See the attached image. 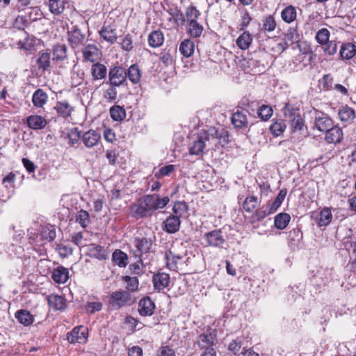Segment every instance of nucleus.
<instances>
[{
    "instance_id": "nucleus-1",
    "label": "nucleus",
    "mask_w": 356,
    "mask_h": 356,
    "mask_svg": "<svg viewBox=\"0 0 356 356\" xmlns=\"http://www.w3.org/2000/svg\"><path fill=\"white\" fill-rule=\"evenodd\" d=\"M170 202L168 197H160L157 194L147 195L131 206V211L136 218L150 216L157 209L164 208Z\"/></svg>"
},
{
    "instance_id": "nucleus-2",
    "label": "nucleus",
    "mask_w": 356,
    "mask_h": 356,
    "mask_svg": "<svg viewBox=\"0 0 356 356\" xmlns=\"http://www.w3.org/2000/svg\"><path fill=\"white\" fill-rule=\"evenodd\" d=\"M217 141V131L215 129L204 131L198 135L188 147L190 155L201 156L207 147H209Z\"/></svg>"
},
{
    "instance_id": "nucleus-3",
    "label": "nucleus",
    "mask_w": 356,
    "mask_h": 356,
    "mask_svg": "<svg viewBox=\"0 0 356 356\" xmlns=\"http://www.w3.org/2000/svg\"><path fill=\"white\" fill-rule=\"evenodd\" d=\"M109 306L114 309H120L133 302L129 292L127 291H118L113 292L109 298Z\"/></svg>"
},
{
    "instance_id": "nucleus-4",
    "label": "nucleus",
    "mask_w": 356,
    "mask_h": 356,
    "mask_svg": "<svg viewBox=\"0 0 356 356\" xmlns=\"http://www.w3.org/2000/svg\"><path fill=\"white\" fill-rule=\"evenodd\" d=\"M67 340L71 343H86L88 341V329L83 325L74 327L67 334Z\"/></svg>"
},
{
    "instance_id": "nucleus-5",
    "label": "nucleus",
    "mask_w": 356,
    "mask_h": 356,
    "mask_svg": "<svg viewBox=\"0 0 356 356\" xmlns=\"http://www.w3.org/2000/svg\"><path fill=\"white\" fill-rule=\"evenodd\" d=\"M207 245L213 247H222L225 241L219 229L209 232L204 235Z\"/></svg>"
},
{
    "instance_id": "nucleus-6",
    "label": "nucleus",
    "mask_w": 356,
    "mask_h": 356,
    "mask_svg": "<svg viewBox=\"0 0 356 356\" xmlns=\"http://www.w3.org/2000/svg\"><path fill=\"white\" fill-rule=\"evenodd\" d=\"M101 139V135L95 130L90 129L81 135V142L87 148H92L97 145Z\"/></svg>"
},
{
    "instance_id": "nucleus-7",
    "label": "nucleus",
    "mask_w": 356,
    "mask_h": 356,
    "mask_svg": "<svg viewBox=\"0 0 356 356\" xmlns=\"http://www.w3.org/2000/svg\"><path fill=\"white\" fill-rule=\"evenodd\" d=\"M127 72L121 67H115L109 72V79L112 85L119 86L126 80Z\"/></svg>"
},
{
    "instance_id": "nucleus-8",
    "label": "nucleus",
    "mask_w": 356,
    "mask_h": 356,
    "mask_svg": "<svg viewBox=\"0 0 356 356\" xmlns=\"http://www.w3.org/2000/svg\"><path fill=\"white\" fill-rule=\"evenodd\" d=\"M216 334L214 330H208L206 333L200 335L197 343L202 349L213 348Z\"/></svg>"
},
{
    "instance_id": "nucleus-9",
    "label": "nucleus",
    "mask_w": 356,
    "mask_h": 356,
    "mask_svg": "<svg viewBox=\"0 0 356 356\" xmlns=\"http://www.w3.org/2000/svg\"><path fill=\"white\" fill-rule=\"evenodd\" d=\"M83 55L85 60L94 63L99 59L101 52L95 44H89L83 48Z\"/></svg>"
},
{
    "instance_id": "nucleus-10",
    "label": "nucleus",
    "mask_w": 356,
    "mask_h": 356,
    "mask_svg": "<svg viewBox=\"0 0 356 356\" xmlns=\"http://www.w3.org/2000/svg\"><path fill=\"white\" fill-rule=\"evenodd\" d=\"M155 309L154 302L149 298L141 299L138 304V312L141 316H148L153 314Z\"/></svg>"
},
{
    "instance_id": "nucleus-11",
    "label": "nucleus",
    "mask_w": 356,
    "mask_h": 356,
    "mask_svg": "<svg viewBox=\"0 0 356 356\" xmlns=\"http://www.w3.org/2000/svg\"><path fill=\"white\" fill-rule=\"evenodd\" d=\"M87 252L90 257L99 260H105L108 258V252L102 246L97 244H90L87 247Z\"/></svg>"
},
{
    "instance_id": "nucleus-12",
    "label": "nucleus",
    "mask_w": 356,
    "mask_h": 356,
    "mask_svg": "<svg viewBox=\"0 0 356 356\" xmlns=\"http://www.w3.org/2000/svg\"><path fill=\"white\" fill-rule=\"evenodd\" d=\"M26 124L31 129L40 130L47 126V121L41 115H31L26 118Z\"/></svg>"
},
{
    "instance_id": "nucleus-13",
    "label": "nucleus",
    "mask_w": 356,
    "mask_h": 356,
    "mask_svg": "<svg viewBox=\"0 0 356 356\" xmlns=\"http://www.w3.org/2000/svg\"><path fill=\"white\" fill-rule=\"evenodd\" d=\"M154 289L161 291L165 289L170 283V276L165 273H158L153 276Z\"/></svg>"
},
{
    "instance_id": "nucleus-14",
    "label": "nucleus",
    "mask_w": 356,
    "mask_h": 356,
    "mask_svg": "<svg viewBox=\"0 0 356 356\" xmlns=\"http://www.w3.org/2000/svg\"><path fill=\"white\" fill-rule=\"evenodd\" d=\"M325 132V140L329 143H338L343 138L342 130L338 126L332 125Z\"/></svg>"
},
{
    "instance_id": "nucleus-15",
    "label": "nucleus",
    "mask_w": 356,
    "mask_h": 356,
    "mask_svg": "<svg viewBox=\"0 0 356 356\" xmlns=\"http://www.w3.org/2000/svg\"><path fill=\"white\" fill-rule=\"evenodd\" d=\"M85 40V35L81 31L75 28L71 31H68V41L72 48H76L82 44Z\"/></svg>"
},
{
    "instance_id": "nucleus-16",
    "label": "nucleus",
    "mask_w": 356,
    "mask_h": 356,
    "mask_svg": "<svg viewBox=\"0 0 356 356\" xmlns=\"http://www.w3.org/2000/svg\"><path fill=\"white\" fill-rule=\"evenodd\" d=\"M99 35L104 40L110 44H113L117 40L116 30L110 25H104L99 31Z\"/></svg>"
},
{
    "instance_id": "nucleus-17",
    "label": "nucleus",
    "mask_w": 356,
    "mask_h": 356,
    "mask_svg": "<svg viewBox=\"0 0 356 356\" xmlns=\"http://www.w3.org/2000/svg\"><path fill=\"white\" fill-rule=\"evenodd\" d=\"M51 278L58 284H64L69 279V270L63 266H58L54 269Z\"/></svg>"
},
{
    "instance_id": "nucleus-18",
    "label": "nucleus",
    "mask_w": 356,
    "mask_h": 356,
    "mask_svg": "<svg viewBox=\"0 0 356 356\" xmlns=\"http://www.w3.org/2000/svg\"><path fill=\"white\" fill-rule=\"evenodd\" d=\"M333 125L332 119L327 115L321 113L316 117L315 127L321 131H326Z\"/></svg>"
},
{
    "instance_id": "nucleus-19",
    "label": "nucleus",
    "mask_w": 356,
    "mask_h": 356,
    "mask_svg": "<svg viewBox=\"0 0 356 356\" xmlns=\"http://www.w3.org/2000/svg\"><path fill=\"white\" fill-rule=\"evenodd\" d=\"M338 115L341 122L350 124L353 122L356 117L355 111L353 108L346 106L342 107L338 111Z\"/></svg>"
},
{
    "instance_id": "nucleus-20",
    "label": "nucleus",
    "mask_w": 356,
    "mask_h": 356,
    "mask_svg": "<svg viewBox=\"0 0 356 356\" xmlns=\"http://www.w3.org/2000/svg\"><path fill=\"white\" fill-rule=\"evenodd\" d=\"M58 114L63 118H67L71 115L73 111V106L66 100L59 101L55 106Z\"/></svg>"
},
{
    "instance_id": "nucleus-21",
    "label": "nucleus",
    "mask_w": 356,
    "mask_h": 356,
    "mask_svg": "<svg viewBox=\"0 0 356 356\" xmlns=\"http://www.w3.org/2000/svg\"><path fill=\"white\" fill-rule=\"evenodd\" d=\"M134 245L136 248V257H140L143 254L149 252L151 248V243L146 238L136 239Z\"/></svg>"
},
{
    "instance_id": "nucleus-22",
    "label": "nucleus",
    "mask_w": 356,
    "mask_h": 356,
    "mask_svg": "<svg viewBox=\"0 0 356 356\" xmlns=\"http://www.w3.org/2000/svg\"><path fill=\"white\" fill-rule=\"evenodd\" d=\"M180 223L178 216H170L164 222L165 230L168 233H175L179 229Z\"/></svg>"
},
{
    "instance_id": "nucleus-23",
    "label": "nucleus",
    "mask_w": 356,
    "mask_h": 356,
    "mask_svg": "<svg viewBox=\"0 0 356 356\" xmlns=\"http://www.w3.org/2000/svg\"><path fill=\"white\" fill-rule=\"evenodd\" d=\"M48 96L42 89H38L35 91L32 97L33 105L37 108H42L47 102Z\"/></svg>"
},
{
    "instance_id": "nucleus-24",
    "label": "nucleus",
    "mask_w": 356,
    "mask_h": 356,
    "mask_svg": "<svg viewBox=\"0 0 356 356\" xmlns=\"http://www.w3.org/2000/svg\"><path fill=\"white\" fill-rule=\"evenodd\" d=\"M332 214L330 209L325 207L318 213L316 222L320 227L327 226L332 221Z\"/></svg>"
},
{
    "instance_id": "nucleus-25",
    "label": "nucleus",
    "mask_w": 356,
    "mask_h": 356,
    "mask_svg": "<svg viewBox=\"0 0 356 356\" xmlns=\"http://www.w3.org/2000/svg\"><path fill=\"white\" fill-rule=\"evenodd\" d=\"M232 122L236 128H243L248 125V119L245 111H236L232 118Z\"/></svg>"
},
{
    "instance_id": "nucleus-26",
    "label": "nucleus",
    "mask_w": 356,
    "mask_h": 356,
    "mask_svg": "<svg viewBox=\"0 0 356 356\" xmlns=\"http://www.w3.org/2000/svg\"><path fill=\"white\" fill-rule=\"evenodd\" d=\"M164 41V36L161 31H152L148 36L149 46L154 48L161 46Z\"/></svg>"
},
{
    "instance_id": "nucleus-27",
    "label": "nucleus",
    "mask_w": 356,
    "mask_h": 356,
    "mask_svg": "<svg viewBox=\"0 0 356 356\" xmlns=\"http://www.w3.org/2000/svg\"><path fill=\"white\" fill-rule=\"evenodd\" d=\"M291 220V216L286 213H280L275 216L274 225L278 229H285Z\"/></svg>"
},
{
    "instance_id": "nucleus-28",
    "label": "nucleus",
    "mask_w": 356,
    "mask_h": 356,
    "mask_svg": "<svg viewBox=\"0 0 356 356\" xmlns=\"http://www.w3.org/2000/svg\"><path fill=\"white\" fill-rule=\"evenodd\" d=\"M165 261L168 268L172 270H177L178 269V264L182 259L180 255H175L171 251L165 253Z\"/></svg>"
},
{
    "instance_id": "nucleus-29",
    "label": "nucleus",
    "mask_w": 356,
    "mask_h": 356,
    "mask_svg": "<svg viewBox=\"0 0 356 356\" xmlns=\"http://www.w3.org/2000/svg\"><path fill=\"white\" fill-rule=\"evenodd\" d=\"M49 305L56 310H61L65 307V299L58 295L51 294L47 298Z\"/></svg>"
},
{
    "instance_id": "nucleus-30",
    "label": "nucleus",
    "mask_w": 356,
    "mask_h": 356,
    "mask_svg": "<svg viewBox=\"0 0 356 356\" xmlns=\"http://www.w3.org/2000/svg\"><path fill=\"white\" fill-rule=\"evenodd\" d=\"M340 55L343 59L349 60L356 55V46L353 43H346L341 46Z\"/></svg>"
},
{
    "instance_id": "nucleus-31",
    "label": "nucleus",
    "mask_w": 356,
    "mask_h": 356,
    "mask_svg": "<svg viewBox=\"0 0 356 356\" xmlns=\"http://www.w3.org/2000/svg\"><path fill=\"white\" fill-rule=\"evenodd\" d=\"M297 17L296 9L293 6H288L284 8L281 13V17L284 22L290 24L293 22Z\"/></svg>"
},
{
    "instance_id": "nucleus-32",
    "label": "nucleus",
    "mask_w": 356,
    "mask_h": 356,
    "mask_svg": "<svg viewBox=\"0 0 356 356\" xmlns=\"http://www.w3.org/2000/svg\"><path fill=\"white\" fill-rule=\"evenodd\" d=\"M15 318L22 325L25 326L30 325L33 322V316L26 310H19L16 312Z\"/></svg>"
},
{
    "instance_id": "nucleus-33",
    "label": "nucleus",
    "mask_w": 356,
    "mask_h": 356,
    "mask_svg": "<svg viewBox=\"0 0 356 356\" xmlns=\"http://www.w3.org/2000/svg\"><path fill=\"white\" fill-rule=\"evenodd\" d=\"M252 42V37L248 31H244L236 40L238 47L243 50L248 49Z\"/></svg>"
},
{
    "instance_id": "nucleus-34",
    "label": "nucleus",
    "mask_w": 356,
    "mask_h": 356,
    "mask_svg": "<svg viewBox=\"0 0 356 356\" xmlns=\"http://www.w3.org/2000/svg\"><path fill=\"white\" fill-rule=\"evenodd\" d=\"M39 232L41 238L48 241H53L56 237V231L51 225L41 227Z\"/></svg>"
},
{
    "instance_id": "nucleus-35",
    "label": "nucleus",
    "mask_w": 356,
    "mask_h": 356,
    "mask_svg": "<svg viewBox=\"0 0 356 356\" xmlns=\"http://www.w3.org/2000/svg\"><path fill=\"white\" fill-rule=\"evenodd\" d=\"M110 115L113 120L120 122L126 118V112L122 106L115 105L110 108Z\"/></svg>"
},
{
    "instance_id": "nucleus-36",
    "label": "nucleus",
    "mask_w": 356,
    "mask_h": 356,
    "mask_svg": "<svg viewBox=\"0 0 356 356\" xmlns=\"http://www.w3.org/2000/svg\"><path fill=\"white\" fill-rule=\"evenodd\" d=\"M37 64L38 67L42 71H45L50 67L51 64V55L49 52L40 53L39 57L37 59Z\"/></svg>"
},
{
    "instance_id": "nucleus-37",
    "label": "nucleus",
    "mask_w": 356,
    "mask_h": 356,
    "mask_svg": "<svg viewBox=\"0 0 356 356\" xmlns=\"http://www.w3.org/2000/svg\"><path fill=\"white\" fill-rule=\"evenodd\" d=\"M179 51L185 57L191 56L194 52V43L191 40H184L180 44Z\"/></svg>"
},
{
    "instance_id": "nucleus-38",
    "label": "nucleus",
    "mask_w": 356,
    "mask_h": 356,
    "mask_svg": "<svg viewBox=\"0 0 356 356\" xmlns=\"http://www.w3.org/2000/svg\"><path fill=\"white\" fill-rule=\"evenodd\" d=\"M127 76L134 84L138 83L140 81L141 74L138 65H132L129 67L127 72Z\"/></svg>"
},
{
    "instance_id": "nucleus-39",
    "label": "nucleus",
    "mask_w": 356,
    "mask_h": 356,
    "mask_svg": "<svg viewBox=\"0 0 356 356\" xmlns=\"http://www.w3.org/2000/svg\"><path fill=\"white\" fill-rule=\"evenodd\" d=\"M106 67L100 63L94 64L92 67V75L95 79H102L106 76Z\"/></svg>"
},
{
    "instance_id": "nucleus-40",
    "label": "nucleus",
    "mask_w": 356,
    "mask_h": 356,
    "mask_svg": "<svg viewBox=\"0 0 356 356\" xmlns=\"http://www.w3.org/2000/svg\"><path fill=\"white\" fill-rule=\"evenodd\" d=\"M113 260L120 267H124L127 264L128 257L127 254L121 250H116L113 253Z\"/></svg>"
},
{
    "instance_id": "nucleus-41",
    "label": "nucleus",
    "mask_w": 356,
    "mask_h": 356,
    "mask_svg": "<svg viewBox=\"0 0 356 356\" xmlns=\"http://www.w3.org/2000/svg\"><path fill=\"white\" fill-rule=\"evenodd\" d=\"M67 47L64 44H57L54 47V59L63 60L67 58Z\"/></svg>"
},
{
    "instance_id": "nucleus-42",
    "label": "nucleus",
    "mask_w": 356,
    "mask_h": 356,
    "mask_svg": "<svg viewBox=\"0 0 356 356\" xmlns=\"http://www.w3.org/2000/svg\"><path fill=\"white\" fill-rule=\"evenodd\" d=\"M202 31V26L198 24L197 22H192L188 23V32L191 36L198 38L201 35Z\"/></svg>"
},
{
    "instance_id": "nucleus-43",
    "label": "nucleus",
    "mask_w": 356,
    "mask_h": 356,
    "mask_svg": "<svg viewBox=\"0 0 356 356\" xmlns=\"http://www.w3.org/2000/svg\"><path fill=\"white\" fill-rule=\"evenodd\" d=\"M333 78L330 74H325L319 80V87L323 90H330L332 88Z\"/></svg>"
},
{
    "instance_id": "nucleus-44",
    "label": "nucleus",
    "mask_w": 356,
    "mask_h": 356,
    "mask_svg": "<svg viewBox=\"0 0 356 356\" xmlns=\"http://www.w3.org/2000/svg\"><path fill=\"white\" fill-rule=\"evenodd\" d=\"M49 7L51 13L55 15L61 13L64 9L63 1L60 0H49Z\"/></svg>"
},
{
    "instance_id": "nucleus-45",
    "label": "nucleus",
    "mask_w": 356,
    "mask_h": 356,
    "mask_svg": "<svg viewBox=\"0 0 356 356\" xmlns=\"http://www.w3.org/2000/svg\"><path fill=\"white\" fill-rule=\"evenodd\" d=\"M259 204V200L257 197L254 196L248 197L244 203L243 208L248 212H252Z\"/></svg>"
},
{
    "instance_id": "nucleus-46",
    "label": "nucleus",
    "mask_w": 356,
    "mask_h": 356,
    "mask_svg": "<svg viewBox=\"0 0 356 356\" xmlns=\"http://www.w3.org/2000/svg\"><path fill=\"white\" fill-rule=\"evenodd\" d=\"M286 129V124L283 121H277L273 123L270 129L272 134L275 136L281 135Z\"/></svg>"
},
{
    "instance_id": "nucleus-47",
    "label": "nucleus",
    "mask_w": 356,
    "mask_h": 356,
    "mask_svg": "<svg viewBox=\"0 0 356 356\" xmlns=\"http://www.w3.org/2000/svg\"><path fill=\"white\" fill-rule=\"evenodd\" d=\"M69 144L74 145L77 144L79 140H81V135L77 128L70 129L67 134Z\"/></svg>"
},
{
    "instance_id": "nucleus-48",
    "label": "nucleus",
    "mask_w": 356,
    "mask_h": 356,
    "mask_svg": "<svg viewBox=\"0 0 356 356\" xmlns=\"http://www.w3.org/2000/svg\"><path fill=\"white\" fill-rule=\"evenodd\" d=\"M89 213L84 210H81L76 216V222H78L82 227H86L90 223Z\"/></svg>"
},
{
    "instance_id": "nucleus-49",
    "label": "nucleus",
    "mask_w": 356,
    "mask_h": 356,
    "mask_svg": "<svg viewBox=\"0 0 356 356\" xmlns=\"http://www.w3.org/2000/svg\"><path fill=\"white\" fill-rule=\"evenodd\" d=\"M330 31L327 29H320L316 35V41L321 44H326L329 42Z\"/></svg>"
},
{
    "instance_id": "nucleus-50",
    "label": "nucleus",
    "mask_w": 356,
    "mask_h": 356,
    "mask_svg": "<svg viewBox=\"0 0 356 356\" xmlns=\"http://www.w3.org/2000/svg\"><path fill=\"white\" fill-rule=\"evenodd\" d=\"M175 170V166L174 165H168L161 168L155 172L154 176L157 179H161L165 176H169Z\"/></svg>"
},
{
    "instance_id": "nucleus-51",
    "label": "nucleus",
    "mask_w": 356,
    "mask_h": 356,
    "mask_svg": "<svg viewBox=\"0 0 356 356\" xmlns=\"http://www.w3.org/2000/svg\"><path fill=\"white\" fill-rule=\"evenodd\" d=\"M275 27L276 22L274 17L272 15L267 16L264 20L262 29L271 32L275 30Z\"/></svg>"
},
{
    "instance_id": "nucleus-52",
    "label": "nucleus",
    "mask_w": 356,
    "mask_h": 356,
    "mask_svg": "<svg viewBox=\"0 0 356 356\" xmlns=\"http://www.w3.org/2000/svg\"><path fill=\"white\" fill-rule=\"evenodd\" d=\"M188 211V206L184 202H177L173 207V212L175 216L181 217Z\"/></svg>"
},
{
    "instance_id": "nucleus-53",
    "label": "nucleus",
    "mask_w": 356,
    "mask_h": 356,
    "mask_svg": "<svg viewBox=\"0 0 356 356\" xmlns=\"http://www.w3.org/2000/svg\"><path fill=\"white\" fill-rule=\"evenodd\" d=\"M257 114L263 120H267L271 117L273 110L271 107L263 105L258 109Z\"/></svg>"
},
{
    "instance_id": "nucleus-54",
    "label": "nucleus",
    "mask_w": 356,
    "mask_h": 356,
    "mask_svg": "<svg viewBox=\"0 0 356 356\" xmlns=\"http://www.w3.org/2000/svg\"><path fill=\"white\" fill-rule=\"evenodd\" d=\"M127 283V289L130 291H136L138 288V280L136 277L127 276L124 278Z\"/></svg>"
},
{
    "instance_id": "nucleus-55",
    "label": "nucleus",
    "mask_w": 356,
    "mask_h": 356,
    "mask_svg": "<svg viewBox=\"0 0 356 356\" xmlns=\"http://www.w3.org/2000/svg\"><path fill=\"white\" fill-rule=\"evenodd\" d=\"M187 21L189 22H196V19L200 15V12L194 6H190L186 11Z\"/></svg>"
},
{
    "instance_id": "nucleus-56",
    "label": "nucleus",
    "mask_w": 356,
    "mask_h": 356,
    "mask_svg": "<svg viewBox=\"0 0 356 356\" xmlns=\"http://www.w3.org/2000/svg\"><path fill=\"white\" fill-rule=\"evenodd\" d=\"M104 97L109 102H114L117 97V90L115 86L112 85L105 91Z\"/></svg>"
},
{
    "instance_id": "nucleus-57",
    "label": "nucleus",
    "mask_w": 356,
    "mask_h": 356,
    "mask_svg": "<svg viewBox=\"0 0 356 356\" xmlns=\"http://www.w3.org/2000/svg\"><path fill=\"white\" fill-rule=\"evenodd\" d=\"M56 250L62 257H67L69 255L72 254V248L66 244H58L57 245Z\"/></svg>"
},
{
    "instance_id": "nucleus-58",
    "label": "nucleus",
    "mask_w": 356,
    "mask_h": 356,
    "mask_svg": "<svg viewBox=\"0 0 356 356\" xmlns=\"http://www.w3.org/2000/svg\"><path fill=\"white\" fill-rule=\"evenodd\" d=\"M280 207V204L275 200L272 203L268 204L265 209L262 211L264 213L261 216V218L266 217L274 212Z\"/></svg>"
},
{
    "instance_id": "nucleus-59",
    "label": "nucleus",
    "mask_w": 356,
    "mask_h": 356,
    "mask_svg": "<svg viewBox=\"0 0 356 356\" xmlns=\"http://www.w3.org/2000/svg\"><path fill=\"white\" fill-rule=\"evenodd\" d=\"M284 115L286 118H288L289 120L293 118L295 115H297L296 113L298 110L294 108L290 104H286L285 106L282 109Z\"/></svg>"
},
{
    "instance_id": "nucleus-60",
    "label": "nucleus",
    "mask_w": 356,
    "mask_h": 356,
    "mask_svg": "<svg viewBox=\"0 0 356 356\" xmlns=\"http://www.w3.org/2000/svg\"><path fill=\"white\" fill-rule=\"evenodd\" d=\"M72 241L79 247L88 246L83 239V235L81 232H77L72 236Z\"/></svg>"
},
{
    "instance_id": "nucleus-61",
    "label": "nucleus",
    "mask_w": 356,
    "mask_h": 356,
    "mask_svg": "<svg viewBox=\"0 0 356 356\" xmlns=\"http://www.w3.org/2000/svg\"><path fill=\"white\" fill-rule=\"evenodd\" d=\"M291 125L295 130H300L303 127V120L298 113L291 119Z\"/></svg>"
},
{
    "instance_id": "nucleus-62",
    "label": "nucleus",
    "mask_w": 356,
    "mask_h": 356,
    "mask_svg": "<svg viewBox=\"0 0 356 356\" xmlns=\"http://www.w3.org/2000/svg\"><path fill=\"white\" fill-rule=\"evenodd\" d=\"M241 348V342L238 339L234 340L231 342L229 345L228 349L229 351L232 352L236 356H241L239 355V351Z\"/></svg>"
},
{
    "instance_id": "nucleus-63",
    "label": "nucleus",
    "mask_w": 356,
    "mask_h": 356,
    "mask_svg": "<svg viewBox=\"0 0 356 356\" xmlns=\"http://www.w3.org/2000/svg\"><path fill=\"white\" fill-rule=\"evenodd\" d=\"M122 48L125 51H130L133 48V41L130 35H127L121 43Z\"/></svg>"
},
{
    "instance_id": "nucleus-64",
    "label": "nucleus",
    "mask_w": 356,
    "mask_h": 356,
    "mask_svg": "<svg viewBox=\"0 0 356 356\" xmlns=\"http://www.w3.org/2000/svg\"><path fill=\"white\" fill-rule=\"evenodd\" d=\"M102 308V305L99 302H90L87 305L86 309L90 313L100 311Z\"/></svg>"
}]
</instances>
